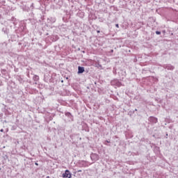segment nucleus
Returning <instances> with one entry per match:
<instances>
[{"mask_svg": "<svg viewBox=\"0 0 178 178\" xmlns=\"http://www.w3.org/2000/svg\"><path fill=\"white\" fill-rule=\"evenodd\" d=\"M78 73H84V67H78Z\"/></svg>", "mask_w": 178, "mask_h": 178, "instance_id": "f03ea898", "label": "nucleus"}, {"mask_svg": "<svg viewBox=\"0 0 178 178\" xmlns=\"http://www.w3.org/2000/svg\"><path fill=\"white\" fill-rule=\"evenodd\" d=\"M97 33H99V31H98Z\"/></svg>", "mask_w": 178, "mask_h": 178, "instance_id": "9d476101", "label": "nucleus"}, {"mask_svg": "<svg viewBox=\"0 0 178 178\" xmlns=\"http://www.w3.org/2000/svg\"><path fill=\"white\" fill-rule=\"evenodd\" d=\"M156 34H157V35H159L161 34V32L160 31H156Z\"/></svg>", "mask_w": 178, "mask_h": 178, "instance_id": "7ed1b4c3", "label": "nucleus"}, {"mask_svg": "<svg viewBox=\"0 0 178 178\" xmlns=\"http://www.w3.org/2000/svg\"><path fill=\"white\" fill-rule=\"evenodd\" d=\"M1 131H3V129H1Z\"/></svg>", "mask_w": 178, "mask_h": 178, "instance_id": "1a4fd4ad", "label": "nucleus"}, {"mask_svg": "<svg viewBox=\"0 0 178 178\" xmlns=\"http://www.w3.org/2000/svg\"><path fill=\"white\" fill-rule=\"evenodd\" d=\"M156 122H158V120H157V119H156V122H155V123H156Z\"/></svg>", "mask_w": 178, "mask_h": 178, "instance_id": "423d86ee", "label": "nucleus"}, {"mask_svg": "<svg viewBox=\"0 0 178 178\" xmlns=\"http://www.w3.org/2000/svg\"><path fill=\"white\" fill-rule=\"evenodd\" d=\"M79 172H81V170H78Z\"/></svg>", "mask_w": 178, "mask_h": 178, "instance_id": "0eeeda50", "label": "nucleus"}, {"mask_svg": "<svg viewBox=\"0 0 178 178\" xmlns=\"http://www.w3.org/2000/svg\"><path fill=\"white\" fill-rule=\"evenodd\" d=\"M35 165H36V166H38V163H35Z\"/></svg>", "mask_w": 178, "mask_h": 178, "instance_id": "39448f33", "label": "nucleus"}, {"mask_svg": "<svg viewBox=\"0 0 178 178\" xmlns=\"http://www.w3.org/2000/svg\"><path fill=\"white\" fill-rule=\"evenodd\" d=\"M63 177L72 178V173H70V171H69V170H66L65 173L63 174Z\"/></svg>", "mask_w": 178, "mask_h": 178, "instance_id": "f257e3e1", "label": "nucleus"}, {"mask_svg": "<svg viewBox=\"0 0 178 178\" xmlns=\"http://www.w3.org/2000/svg\"><path fill=\"white\" fill-rule=\"evenodd\" d=\"M95 156H98V155L97 154H94Z\"/></svg>", "mask_w": 178, "mask_h": 178, "instance_id": "6e6552de", "label": "nucleus"}, {"mask_svg": "<svg viewBox=\"0 0 178 178\" xmlns=\"http://www.w3.org/2000/svg\"><path fill=\"white\" fill-rule=\"evenodd\" d=\"M115 27H117V29H119V24H115Z\"/></svg>", "mask_w": 178, "mask_h": 178, "instance_id": "20e7f679", "label": "nucleus"}]
</instances>
